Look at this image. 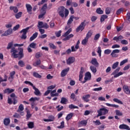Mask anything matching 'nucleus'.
Wrapping results in <instances>:
<instances>
[{"mask_svg":"<svg viewBox=\"0 0 130 130\" xmlns=\"http://www.w3.org/2000/svg\"><path fill=\"white\" fill-rule=\"evenodd\" d=\"M93 123H95V125H100V124H101V122H100V120H96V121H93Z\"/></svg>","mask_w":130,"mask_h":130,"instance_id":"59","label":"nucleus"},{"mask_svg":"<svg viewBox=\"0 0 130 130\" xmlns=\"http://www.w3.org/2000/svg\"><path fill=\"white\" fill-rule=\"evenodd\" d=\"M61 34V30H59L58 31H56L55 32V35L56 37H60Z\"/></svg>","mask_w":130,"mask_h":130,"instance_id":"61","label":"nucleus"},{"mask_svg":"<svg viewBox=\"0 0 130 130\" xmlns=\"http://www.w3.org/2000/svg\"><path fill=\"white\" fill-rule=\"evenodd\" d=\"M88 123L87 120H82L78 123L79 126H86Z\"/></svg>","mask_w":130,"mask_h":130,"instance_id":"19","label":"nucleus"},{"mask_svg":"<svg viewBox=\"0 0 130 130\" xmlns=\"http://www.w3.org/2000/svg\"><path fill=\"white\" fill-rule=\"evenodd\" d=\"M96 13L99 15H102L103 14V10H101V8H99L96 9Z\"/></svg>","mask_w":130,"mask_h":130,"instance_id":"45","label":"nucleus"},{"mask_svg":"<svg viewBox=\"0 0 130 130\" xmlns=\"http://www.w3.org/2000/svg\"><path fill=\"white\" fill-rule=\"evenodd\" d=\"M26 8L27 13H28L29 15H32V6H31L29 4H26Z\"/></svg>","mask_w":130,"mask_h":130,"instance_id":"18","label":"nucleus"},{"mask_svg":"<svg viewBox=\"0 0 130 130\" xmlns=\"http://www.w3.org/2000/svg\"><path fill=\"white\" fill-rule=\"evenodd\" d=\"M91 97L90 94H86L82 97V100H83L85 102H89L90 100L89 98Z\"/></svg>","mask_w":130,"mask_h":130,"instance_id":"17","label":"nucleus"},{"mask_svg":"<svg viewBox=\"0 0 130 130\" xmlns=\"http://www.w3.org/2000/svg\"><path fill=\"white\" fill-rule=\"evenodd\" d=\"M73 37H74V35L71 34L63 39L62 40L63 41H67V40H70V39H71V38H73Z\"/></svg>","mask_w":130,"mask_h":130,"instance_id":"29","label":"nucleus"},{"mask_svg":"<svg viewBox=\"0 0 130 130\" xmlns=\"http://www.w3.org/2000/svg\"><path fill=\"white\" fill-rule=\"evenodd\" d=\"M122 89L124 93H125V94H127V95L129 94V88L127 85H123Z\"/></svg>","mask_w":130,"mask_h":130,"instance_id":"15","label":"nucleus"},{"mask_svg":"<svg viewBox=\"0 0 130 130\" xmlns=\"http://www.w3.org/2000/svg\"><path fill=\"white\" fill-rule=\"evenodd\" d=\"M32 89L35 90V91H34L35 95H36V96H40L41 92L38 88H36V87H35V86L34 85L32 86Z\"/></svg>","mask_w":130,"mask_h":130,"instance_id":"16","label":"nucleus"},{"mask_svg":"<svg viewBox=\"0 0 130 130\" xmlns=\"http://www.w3.org/2000/svg\"><path fill=\"white\" fill-rule=\"evenodd\" d=\"M14 46V42H10L7 47V49H11L10 52L11 53V57H13V58H17V49L15 48V47H13Z\"/></svg>","mask_w":130,"mask_h":130,"instance_id":"1","label":"nucleus"},{"mask_svg":"<svg viewBox=\"0 0 130 130\" xmlns=\"http://www.w3.org/2000/svg\"><path fill=\"white\" fill-rule=\"evenodd\" d=\"M108 18V16L106 15H103L101 16V23H102L103 22H104L105 21L106 19H107Z\"/></svg>","mask_w":130,"mask_h":130,"instance_id":"31","label":"nucleus"},{"mask_svg":"<svg viewBox=\"0 0 130 130\" xmlns=\"http://www.w3.org/2000/svg\"><path fill=\"white\" fill-rule=\"evenodd\" d=\"M69 108H70V109H79V107L78 106H74L73 104L70 105L69 106Z\"/></svg>","mask_w":130,"mask_h":130,"instance_id":"44","label":"nucleus"},{"mask_svg":"<svg viewBox=\"0 0 130 130\" xmlns=\"http://www.w3.org/2000/svg\"><path fill=\"white\" fill-rule=\"evenodd\" d=\"M13 92H15V89L7 88L4 90V94H11V93H13Z\"/></svg>","mask_w":130,"mask_h":130,"instance_id":"20","label":"nucleus"},{"mask_svg":"<svg viewBox=\"0 0 130 130\" xmlns=\"http://www.w3.org/2000/svg\"><path fill=\"white\" fill-rule=\"evenodd\" d=\"M43 25H44L43 22H42V21H39L38 22V27L39 28H43Z\"/></svg>","mask_w":130,"mask_h":130,"instance_id":"54","label":"nucleus"},{"mask_svg":"<svg viewBox=\"0 0 130 130\" xmlns=\"http://www.w3.org/2000/svg\"><path fill=\"white\" fill-rule=\"evenodd\" d=\"M10 97H11V98H12L13 100V104L14 105H15V104H16V94H15L14 93H12L11 95H10Z\"/></svg>","mask_w":130,"mask_h":130,"instance_id":"33","label":"nucleus"},{"mask_svg":"<svg viewBox=\"0 0 130 130\" xmlns=\"http://www.w3.org/2000/svg\"><path fill=\"white\" fill-rule=\"evenodd\" d=\"M38 100H39V99L37 98H31L29 100V101H30L31 103V105L34 106L35 105V104L34 103V102H35V101H38Z\"/></svg>","mask_w":130,"mask_h":130,"instance_id":"24","label":"nucleus"},{"mask_svg":"<svg viewBox=\"0 0 130 130\" xmlns=\"http://www.w3.org/2000/svg\"><path fill=\"white\" fill-rule=\"evenodd\" d=\"M11 122V120L9 118H6L4 120V124H5L6 126H8L9 124H10Z\"/></svg>","mask_w":130,"mask_h":130,"instance_id":"22","label":"nucleus"},{"mask_svg":"<svg viewBox=\"0 0 130 130\" xmlns=\"http://www.w3.org/2000/svg\"><path fill=\"white\" fill-rule=\"evenodd\" d=\"M49 46L51 49H56V46L54 45V44L52 43H49Z\"/></svg>","mask_w":130,"mask_h":130,"instance_id":"48","label":"nucleus"},{"mask_svg":"<svg viewBox=\"0 0 130 130\" xmlns=\"http://www.w3.org/2000/svg\"><path fill=\"white\" fill-rule=\"evenodd\" d=\"M68 101H69V100H68V99H67V98H66L64 97H62L61 99L60 103H61V104H67V103H68Z\"/></svg>","mask_w":130,"mask_h":130,"instance_id":"26","label":"nucleus"},{"mask_svg":"<svg viewBox=\"0 0 130 130\" xmlns=\"http://www.w3.org/2000/svg\"><path fill=\"white\" fill-rule=\"evenodd\" d=\"M127 61H128V60H127V59H124L122 61H121L120 63V67H121V66H123V64H124V63H126V62H127Z\"/></svg>","mask_w":130,"mask_h":130,"instance_id":"53","label":"nucleus"},{"mask_svg":"<svg viewBox=\"0 0 130 130\" xmlns=\"http://www.w3.org/2000/svg\"><path fill=\"white\" fill-rule=\"evenodd\" d=\"M85 23H86V20H83V22H81L80 25H79L78 27H77L76 28V32H80V30L83 31L84 29H85Z\"/></svg>","mask_w":130,"mask_h":130,"instance_id":"9","label":"nucleus"},{"mask_svg":"<svg viewBox=\"0 0 130 130\" xmlns=\"http://www.w3.org/2000/svg\"><path fill=\"white\" fill-rule=\"evenodd\" d=\"M75 60H76L75 57H69L67 60V64H72V63H74L75 62Z\"/></svg>","mask_w":130,"mask_h":130,"instance_id":"10","label":"nucleus"},{"mask_svg":"<svg viewBox=\"0 0 130 130\" xmlns=\"http://www.w3.org/2000/svg\"><path fill=\"white\" fill-rule=\"evenodd\" d=\"M69 71H70V68H68L67 69H65L62 70L61 72V77H62V78H63V77H66Z\"/></svg>","mask_w":130,"mask_h":130,"instance_id":"14","label":"nucleus"},{"mask_svg":"<svg viewBox=\"0 0 130 130\" xmlns=\"http://www.w3.org/2000/svg\"><path fill=\"white\" fill-rule=\"evenodd\" d=\"M119 62L118 61H117L113 63V64L112 66V70H115L117 67H118Z\"/></svg>","mask_w":130,"mask_h":130,"instance_id":"37","label":"nucleus"},{"mask_svg":"<svg viewBox=\"0 0 130 130\" xmlns=\"http://www.w3.org/2000/svg\"><path fill=\"white\" fill-rule=\"evenodd\" d=\"M91 78H92V75H91V73L89 72H86L85 75L84 81H81L82 84H85L87 81H90L91 80Z\"/></svg>","mask_w":130,"mask_h":130,"instance_id":"8","label":"nucleus"},{"mask_svg":"<svg viewBox=\"0 0 130 130\" xmlns=\"http://www.w3.org/2000/svg\"><path fill=\"white\" fill-rule=\"evenodd\" d=\"M46 9H47V4H44L41 9V14L39 15V19H41L44 17L46 14Z\"/></svg>","mask_w":130,"mask_h":130,"instance_id":"5","label":"nucleus"},{"mask_svg":"<svg viewBox=\"0 0 130 130\" xmlns=\"http://www.w3.org/2000/svg\"><path fill=\"white\" fill-rule=\"evenodd\" d=\"M100 38V34H97L96 35H95L94 38V40H98Z\"/></svg>","mask_w":130,"mask_h":130,"instance_id":"62","label":"nucleus"},{"mask_svg":"<svg viewBox=\"0 0 130 130\" xmlns=\"http://www.w3.org/2000/svg\"><path fill=\"white\" fill-rule=\"evenodd\" d=\"M64 127V121H62L60 123V125L58 126V128H63Z\"/></svg>","mask_w":130,"mask_h":130,"instance_id":"60","label":"nucleus"},{"mask_svg":"<svg viewBox=\"0 0 130 130\" xmlns=\"http://www.w3.org/2000/svg\"><path fill=\"white\" fill-rule=\"evenodd\" d=\"M106 105L107 106H109V107H114L115 108H118L119 107V106L115 104H111L109 103H106Z\"/></svg>","mask_w":130,"mask_h":130,"instance_id":"30","label":"nucleus"},{"mask_svg":"<svg viewBox=\"0 0 130 130\" xmlns=\"http://www.w3.org/2000/svg\"><path fill=\"white\" fill-rule=\"evenodd\" d=\"M120 51L119 49H114L111 53V55L112 57H117V55L116 53H119Z\"/></svg>","mask_w":130,"mask_h":130,"instance_id":"13","label":"nucleus"},{"mask_svg":"<svg viewBox=\"0 0 130 130\" xmlns=\"http://www.w3.org/2000/svg\"><path fill=\"white\" fill-rule=\"evenodd\" d=\"M72 31V28H69L68 31H67L63 35V37H67V36H69V34L71 33V31Z\"/></svg>","mask_w":130,"mask_h":130,"instance_id":"38","label":"nucleus"},{"mask_svg":"<svg viewBox=\"0 0 130 130\" xmlns=\"http://www.w3.org/2000/svg\"><path fill=\"white\" fill-rule=\"evenodd\" d=\"M120 71V67H118L112 73V75L114 76V78H118L120 76H121L123 74V73L121 72H119Z\"/></svg>","mask_w":130,"mask_h":130,"instance_id":"6","label":"nucleus"},{"mask_svg":"<svg viewBox=\"0 0 130 130\" xmlns=\"http://www.w3.org/2000/svg\"><path fill=\"white\" fill-rule=\"evenodd\" d=\"M27 114H26V119L27 120H29V118H30V117H31V116H32V114H31V113H30V111L27 110L26 111Z\"/></svg>","mask_w":130,"mask_h":130,"instance_id":"47","label":"nucleus"},{"mask_svg":"<svg viewBox=\"0 0 130 130\" xmlns=\"http://www.w3.org/2000/svg\"><path fill=\"white\" fill-rule=\"evenodd\" d=\"M121 39H123V37L122 36L120 35L119 37H114L113 39V40L116 41V42H118V41L121 40Z\"/></svg>","mask_w":130,"mask_h":130,"instance_id":"25","label":"nucleus"},{"mask_svg":"<svg viewBox=\"0 0 130 130\" xmlns=\"http://www.w3.org/2000/svg\"><path fill=\"white\" fill-rule=\"evenodd\" d=\"M29 47L30 48H33L34 49H36V48H37V47H36V43L34 42L30 43Z\"/></svg>","mask_w":130,"mask_h":130,"instance_id":"34","label":"nucleus"},{"mask_svg":"<svg viewBox=\"0 0 130 130\" xmlns=\"http://www.w3.org/2000/svg\"><path fill=\"white\" fill-rule=\"evenodd\" d=\"M32 76L35 77V78H38V79H40L41 78V75H40L39 74L37 73V72H34L32 74Z\"/></svg>","mask_w":130,"mask_h":130,"instance_id":"36","label":"nucleus"},{"mask_svg":"<svg viewBox=\"0 0 130 130\" xmlns=\"http://www.w3.org/2000/svg\"><path fill=\"white\" fill-rule=\"evenodd\" d=\"M18 66H19V67H20L21 68H24V67H25V63L22 60H19L18 61Z\"/></svg>","mask_w":130,"mask_h":130,"instance_id":"35","label":"nucleus"},{"mask_svg":"<svg viewBox=\"0 0 130 130\" xmlns=\"http://www.w3.org/2000/svg\"><path fill=\"white\" fill-rule=\"evenodd\" d=\"M18 53L17 54V58L18 59H22L23 57H24V50L23 49V48L19 47L18 48Z\"/></svg>","mask_w":130,"mask_h":130,"instance_id":"7","label":"nucleus"},{"mask_svg":"<svg viewBox=\"0 0 130 130\" xmlns=\"http://www.w3.org/2000/svg\"><path fill=\"white\" fill-rule=\"evenodd\" d=\"M121 43L124 45H127L128 44V42H127L126 40H122L121 41Z\"/></svg>","mask_w":130,"mask_h":130,"instance_id":"56","label":"nucleus"},{"mask_svg":"<svg viewBox=\"0 0 130 130\" xmlns=\"http://www.w3.org/2000/svg\"><path fill=\"white\" fill-rule=\"evenodd\" d=\"M42 27H43V28L44 29H48V28H49V25H48L47 23H45Z\"/></svg>","mask_w":130,"mask_h":130,"instance_id":"63","label":"nucleus"},{"mask_svg":"<svg viewBox=\"0 0 130 130\" xmlns=\"http://www.w3.org/2000/svg\"><path fill=\"white\" fill-rule=\"evenodd\" d=\"M105 12L106 15H109V14L111 13V9L109 7H108L106 9Z\"/></svg>","mask_w":130,"mask_h":130,"instance_id":"49","label":"nucleus"},{"mask_svg":"<svg viewBox=\"0 0 130 130\" xmlns=\"http://www.w3.org/2000/svg\"><path fill=\"white\" fill-rule=\"evenodd\" d=\"M92 32H91V30H89L86 34V36L85 38L89 39V38H90V37L92 36Z\"/></svg>","mask_w":130,"mask_h":130,"instance_id":"50","label":"nucleus"},{"mask_svg":"<svg viewBox=\"0 0 130 130\" xmlns=\"http://www.w3.org/2000/svg\"><path fill=\"white\" fill-rule=\"evenodd\" d=\"M108 112H109V110L105 108H100L98 110V114L97 115L96 117H99V116H101L102 115H106Z\"/></svg>","mask_w":130,"mask_h":130,"instance_id":"3","label":"nucleus"},{"mask_svg":"<svg viewBox=\"0 0 130 130\" xmlns=\"http://www.w3.org/2000/svg\"><path fill=\"white\" fill-rule=\"evenodd\" d=\"M73 116H74V113H71L68 114L66 117V120H67V121H69V120H70V119H71L72 117H73Z\"/></svg>","mask_w":130,"mask_h":130,"instance_id":"28","label":"nucleus"},{"mask_svg":"<svg viewBox=\"0 0 130 130\" xmlns=\"http://www.w3.org/2000/svg\"><path fill=\"white\" fill-rule=\"evenodd\" d=\"M104 53L107 55L110 54L111 53V50L109 49H106L104 51Z\"/></svg>","mask_w":130,"mask_h":130,"instance_id":"58","label":"nucleus"},{"mask_svg":"<svg viewBox=\"0 0 130 130\" xmlns=\"http://www.w3.org/2000/svg\"><path fill=\"white\" fill-rule=\"evenodd\" d=\"M33 25L26 27V28H24L20 31V33H23L21 36V39H26L27 38V33L28 32V30L30 28H32Z\"/></svg>","mask_w":130,"mask_h":130,"instance_id":"4","label":"nucleus"},{"mask_svg":"<svg viewBox=\"0 0 130 130\" xmlns=\"http://www.w3.org/2000/svg\"><path fill=\"white\" fill-rule=\"evenodd\" d=\"M90 70L93 74H96V73L97 72V68H96V67H95L94 66H90Z\"/></svg>","mask_w":130,"mask_h":130,"instance_id":"32","label":"nucleus"},{"mask_svg":"<svg viewBox=\"0 0 130 130\" xmlns=\"http://www.w3.org/2000/svg\"><path fill=\"white\" fill-rule=\"evenodd\" d=\"M113 101H114V102H116V103H118V104H121V105L123 104V103H122L121 101L118 100V99H116V98L113 99Z\"/></svg>","mask_w":130,"mask_h":130,"instance_id":"39","label":"nucleus"},{"mask_svg":"<svg viewBox=\"0 0 130 130\" xmlns=\"http://www.w3.org/2000/svg\"><path fill=\"white\" fill-rule=\"evenodd\" d=\"M123 11L124 9L123 8H119L118 10H117L116 14L117 15H120L121 14V12H123Z\"/></svg>","mask_w":130,"mask_h":130,"instance_id":"40","label":"nucleus"},{"mask_svg":"<svg viewBox=\"0 0 130 130\" xmlns=\"http://www.w3.org/2000/svg\"><path fill=\"white\" fill-rule=\"evenodd\" d=\"M10 10L11 11H13V12L15 13V14L17 13V7L11 6L10 7Z\"/></svg>","mask_w":130,"mask_h":130,"instance_id":"46","label":"nucleus"},{"mask_svg":"<svg viewBox=\"0 0 130 130\" xmlns=\"http://www.w3.org/2000/svg\"><path fill=\"white\" fill-rule=\"evenodd\" d=\"M119 128H120V129L130 130L129 126L125 124H120L119 126Z\"/></svg>","mask_w":130,"mask_h":130,"instance_id":"12","label":"nucleus"},{"mask_svg":"<svg viewBox=\"0 0 130 130\" xmlns=\"http://www.w3.org/2000/svg\"><path fill=\"white\" fill-rule=\"evenodd\" d=\"M88 39L86 38H85L84 39H83L82 41V45H86L87 44V43L88 42Z\"/></svg>","mask_w":130,"mask_h":130,"instance_id":"51","label":"nucleus"},{"mask_svg":"<svg viewBox=\"0 0 130 130\" xmlns=\"http://www.w3.org/2000/svg\"><path fill=\"white\" fill-rule=\"evenodd\" d=\"M28 128H33L34 127V123L33 122H29L27 124Z\"/></svg>","mask_w":130,"mask_h":130,"instance_id":"41","label":"nucleus"},{"mask_svg":"<svg viewBox=\"0 0 130 130\" xmlns=\"http://www.w3.org/2000/svg\"><path fill=\"white\" fill-rule=\"evenodd\" d=\"M13 32V29L12 28H9L7 30H6L4 34L1 35L2 37H4L5 36H8V35H11Z\"/></svg>","mask_w":130,"mask_h":130,"instance_id":"11","label":"nucleus"},{"mask_svg":"<svg viewBox=\"0 0 130 130\" xmlns=\"http://www.w3.org/2000/svg\"><path fill=\"white\" fill-rule=\"evenodd\" d=\"M16 74V72L15 71H12L10 73V77H9V79H14V76H15Z\"/></svg>","mask_w":130,"mask_h":130,"instance_id":"52","label":"nucleus"},{"mask_svg":"<svg viewBox=\"0 0 130 130\" xmlns=\"http://www.w3.org/2000/svg\"><path fill=\"white\" fill-rule=\"evenodd\" d=\"M37 36H38V32H36L35 34L32 35V36L29 38V41H33L35 39L37 38Z\"/></svg>","mask_w":130,"mask_h":130,"instance_id":"23","label":"nucleus"},{"mask_svg":"<svg viewBox=\"0 0 130 130\" xmlns=\"http://www.w3.org/2000/svg\"><path fill=\"white\" fill-rule=\"evenodd\" d=\"M23 110H24V106L22 104H21L19 106L17 112H21V111H23Z\"/></svg>","mask_w":130,"mask_h":130,"instance_id":"42","label":"nucleus"},{"mask_svg":"<svg viewBox=\"0 0 130 130\" xmlns=\"http://www.w3.org/2000/svg\"><path fill=\"white\" fill-rule=\"evenodd\" d=\"M74 21V15H72L70 16V18L69 19L67 24L70 26L72 23H73V21Z\"/></svg>","mask_w":130,"mask_h":130,"instance_id":"27","label":"nucleus"},{"mask_svg":"<svg viewBox=\"0 0 130 130\" xmlns=\"http://www.w3.org/2000/svg\"><path fill=\"white\" fill-rule=\"evenodd\" d=\"M91 63L95 67H98V66H99V63L97 61V59H96V58H92Z\"/></svg>","mask_w":130,"mask_h":130,"instance_id":"21","label":"nucleus"},{"mask_svg":"<svg viewBox=\"0 0 130 130\" xmlns=\"http://www.w3.org/2000/svg\"><path fill=\"white\" fill-rule=\"evenodd\" d=\"M106 126L104 124H102L101 126L98 127V129L99 130H104V128H106Z\"/></svg>","mask_w":130,"mask_h":130,"instance_id":"55","label":"nucleus"},{"mask_svg":"<svg viewBox=\"0 0 130 130\" xmlns=\"http://www.w3.org/2000/svg\"><path fill=\"white\" fill-rule=\"evenodd\" d=\"M115 112H116V115H118V116H122V113L120 112V111L118 110H116Z\"/></svg>","mask_w":130,"mask_h":130,"instance_id":"57","label":"nucleus"},{"mask_svg":"<svg viewBox=\"0 0 130 130\" xmlns=\"http://www.w3.org/2000/svg\"><path fill=\"white\" fill-rule=\"evenodd\" d=\"M126 17L128 21L127 23L129 24L130 23V13H127Z\"/></svg>","mask_w":130,"mask_h":130,"instance_id":"64","label":"nucleus"},{"mask_svg":"<svg viewBox=\"0 0 130 130\" xmlns=\"http://www.w3.org/2000/svg\"><path fill=\"white\" fill-rule=\"evenodd\" d=\"M58 14L60 17H61V18H63V17H65V18H67L68 16H69V10L67 9H65L64 7L61 6L58 8Z\"/></svg>","mask_w":130,"mask_h":130,"instance_id":"2","label":"nucleus"},{"mask_svg":"<svg viewBox=\"0 0 130 130\" xmlns=\"http://www.w3.org/2000/svg\"><path fill=\"white\" fill-rule=\"evenodd\" d=\"M40 64H41V60H40V59L37 60L36 62L33 63V66L34 67H37V66H39Z\"/></svg>","mask_w":130,"mask_h":130,"instance_id":"43","label":"nucleus"}]
</instances>
